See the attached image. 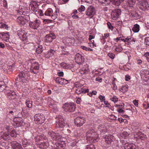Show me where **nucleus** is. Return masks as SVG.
Here are the masks:
<instances>
[{
  "instance_id": "obj_59",
  "label": "nucleus",
  "mask_w": 149,
  "mask_h": 149,
  "mask_svg": "<svg viewBox=\"0 0 149 149\" xmlns=\"http://www.w3.org/2000/svg\"><path fill=\"white\" fill-rule=\"evenodd\" d=\"M23 17L25 19V20L26 21V22H27L30 19V17L28 15H25Z\"/></svg>"
},
{
  "instance_id": "obj_16",
  "label": "nucleus",
  "mask_w": 149,
  "mask_h": 149,
  "mask_svg": "<svg viewBox=\"0 0 149 149\" xmlns=\"http://www.w3.org/2000/svg\"><path fill=\"white\" fill-rule=\"evenodd\" d=\"M136 1V0H127V9H132L134 8L133 6L135 5Z\"/></svg>"
},
{
  "instance_id": "obj_60",
  "label": "nucleus",
  "mask_w": 149,
  "mask_h": 149,
  "mask_svg": "<svg viewBox=\"0 0 149 149\" xmlns=\"http://www.w3.org/2000/svg\"><path fill=\"white\" fill-rule=\"evenodd\" d=\"M99 98L100 99L101 102H104L105 101V97L104 96L100 95Z\"/></svg>"
},
{
  "instance_id": "obj_4",
  "label": "nucleus",
  "mask_w": 149,
  "mask_h": 149,
  "mask_svg": "<svg viewBox=\"0 0 149 149\" xmlns=\"http://www.w3.org/2000/svg\"><path fill=\"white\" fill-rule=\"evenodd\" d=\"M34 118L35 123L38 124H42L45 122V116L42 114H36L35 115Z\"/></svg>"
},
{
  "instance_id": "obj_58",
  "label": "nucleus",
  "mask_w": 149,
  "mask_h": 149,
  "mask_svg": "<svg viewBox=\"0 0 149 149\" xmlns=\"http://www.w3.org/2000/svg\"><path fill=\"white\" fill-rule=\"evenodd\" d=\"M112 84L113 86V89L114 90H116L117 89V86L115 83L114 80L112 81Z\"/></svg>"
},
{
  "instance_id": "obj_57",
  "label": "nucleus",
  "mask_w": 149,
  "mask_h": 149,
  "mask_svg": "<svg viewBox=\"0 0 149 149\" xmlns=\"http://www.w3.org/2000/svg\"><path fill=\"white\" fill-rule=\"evenodd\" d=\"M112 101H113L114 103L118 101V98L116 96H114L111 99Z\"/></svg>"
},
{
  "instance_id": "obj_13",
  "label": "nucleus",
  "mask_w": 149,
  "mask_h": 149,
  "mask_svg": "<svg viewBox=\"0 0 149 149\" xmlns=\"http://www.w3.org/2000/svg\"><path fill=\"white\" fill-rule=\"evenodd\" d=\"M129 14L131 17L134 18L135 19H139L141 16L140 14L136 11L129 10Z\"/></svg>"
},
{
  "instance_id": "obj_45",
  "label": "nucleus",
  "mask_w": 149,
  "mask_h": 149,
  "mask_svg": "<svg viewBox=\"0 0 149 149\" xmlns=\"http://www.w3.org/2000/svg\"><path fill=\"white\" fill-rule=\"evenodd\" d=\"M73 67L74 65L72 64L66 63L65 69H71V68H73Z\"/></svg>"
},
{
  "instance_id": "obj_3",
  "label": "nucleus",
  "mask_w": 149,
  "mask_h": 149,
  "mask_svg": "<svg viewBox=\"0 0 149 149\" xmlns=\"http://www.w3.org/2000/svg\"><path fill=\"white\" fill-rule=\"evenodd\" d=\"M29 72L25 71H22L19 73V77L15 79L16 80L23 82V80L28 79V77L29 76Z\"/></svg>"
},
{
  "instance_id": "obj_21",
  "label": "nucleus",
  "mask_w": 149,
  "mask_h": 149,
  "mask_svg": "<svg viewBox=\"0 0 149 149\" xmlns=\"http://www.w3.org/2000/svg\"><path fill=\"white\" fill-rule=\"evenodd\" d=\"M113 138L112 136L111 135H106L104 137L105 141L107 144H109L112 141V138Z\"/></svg>"
},
{
  "instance_id": "obj_30",
  "label": "nucleus",
  "mask_w": 149,
  "mask_h": 149,
  "mask_svg": "<svg viewBox=\"0 0 149 149\" xmlns=\"http://www.w3.org/2000/svg\"><path fill=\"white\" fill-rule=\"evenodd\" d=\"M102 125H100L98 130L101 132V134H104L105 133L107 132V130L105 128H104L102 127Z\"/></svg>"
},
{
  "instance_id": "obj_5",
  "label": "nucleus",
  "mask_w": 149,
  "mask_h": 149,
  "mask_svg": "<svg viewBox=\"0 0 149 149\" xmlns=\"http://www.w3.org/2000/svg\"><path fill=\"white\" fill-rule=\"evenodd\" d=\"M86 121L85 118L80 116L77 117L74 119V123L77 127H80L83 125L85 123Z\"/></svg>"
},
{
  "instance_id": "obj_8",
  "label": "nucleus",
  "mask_w": 149,
  "mask_h": 149,
  "mask_svg": "<svg viewBox=\"0 0 149 149\" xmlns=\"http://www.w3.org/2000/svg\"><path fill=\"white\" fill-rule=\"evenodd\" d=\"M95 13V10L93 6H88L86 11V15L88 16H92L91 17L92 18Z\"/></svg>"
},
{
  "instance_id": "obj_37",
  "label": "nucleus",
  "mask_w": 149,
  "mask_h": 149,
  "mask_svg": "<svg viewBox=\"0 0 149 149\" xmlns=\"http://www.w3.org/2000/svg\"><path fill=\"white\" fill-rule=\"evenodd\" d=\"M6 86L5 85L4 82L3 81L0 82V92L3 91L5 89Z\"/></svg>"
},
{
  "instance_id": "obj_46",
  "label": "nucleus",
  "mask_w": 149,
  "mask_h": 149,
  "mask_svg": "<svg viewBox=\"0 0 149 149\" xmlns=\"http://www.w3.org/2000/svg\"><path fill=\"white\" fill-rule=\"evenodd\" d=\"M27 107L29 108H31L32 106V102L30 101H28L26 102Z\"/></svg>"
},
{
  "instance_id": "obj_49",
  "label": "nucleus",
  "mask_w": 149,
  "mask_h": 149,
  "mask_svg": "<svg viewBox=\"0 0 149 149\" xmlns=\"http://www.w3.org/2000/svg\"><path fill=\"white\" fill-rule=\"evenodd\" d=\"M90 42L89 43L90 44V46L91 47H96V45L94 43V40H90Z\"/></svg>"
},
{
  "instance_id": "obj_32",
  "label": "nucleus",
  "mask_w": 149,
  "mask_h": 149,
  "mask_svg": "<svg viewBox=\"0 0 149 149\" xmlns=\"http://www.w3.org/2000/svg\"><path fill=\"white\" fill-rule=\"evenodd\" d=\"M24 123H23V120H21L20 121H19L14 122L13 124L16 127H17L22 125Z\"/></svg>"
},
{
  "instance_id": "obj_2",
  "label": "nucleus",
  "mask_w": 149,
  "mask_h": 149,
  "mask_svg": "<svg viewBox=\"0 0 149 149\" xmlns=\"http://www.w3.org/2000/svg\"><path fill=\"white\" fill-rule=\"evenodd\" d=\"M62 108L65 112H72L75 111L76 107L73 103H66L63 104Z\"/></svg>"
},
{
  "instance_id": "obj_28",
  "label": "nucleus",
  "mask_w": 149,
  "mask_h": 149,
  "mask_svg": "<svg viewBox=\"0 0 149 149\" xmlns=\"http://www.w3.org/2000/svg\"><path fill=\"white\" fill-rule=\"evenodd\" d=\"M43 51L42 45H38L36 50V52L38 54H41Z\"/></svg>"
},
{
  "instance_id": "obj_36",
  "label": "nucleus",
  "mask_w": 149,
  "mask_h": 149,
  "mask_svg": "<svg viewBox=\"0 0 149 149\" xmlns=\"http://www.w3.org/2000/svg\"><path fill=\"white\" fill-rule=\"evenodd\" d=\"M61 131H62V133L63 134L66 135H68L71 132V131L70 130L68 129H66L65 128L63 129H62Z\"/></svg>"
},
{
  "instance_id": "obj_10",
  "label": "nucleus",
  "mask_w": 149,
  "mask_h": 149,
  "mask_svg": "<svg viewBox=\"0 0 149 149\" xmlns=\"http://www.w3.org/2000/svg\"><path fill=\"white\" fill-rule=\"evenodd\" d=\"M58 118V120L56 121V127L58 128H64L65 126L64 119L61 116H59Z\"/></svg>"
},
{
  "instance_id": "obj_25",
  "label": "nucleus",
  "mask_w": 149,
  "mask_h": 149,
  "mask_svg": "<svg viewBox=\"0 0 149 149\" xmlns=\"http://www.w3.org/2000/svg\"><path fill=\"white\" fill-rule=\"evenodd\" d=\"M37 147L40 149H45L47 147V146L45 143H39L37 145Z\"/></svg>"
},
{
  "instance_id": "obj_7",
  "label": "nucleus",
  "mask_w": 149,
  "mask_h": 149,
  "mask_svg": "<svg viewBox=\"0 0 149 149\" xmlns=\"http://www.w3.org/2000/svg\"><path fill=\"white\" fill-rule=\"evenodd\" d=\"M56 38V36L53 33H50L49 34H47L44 37L45 42L47 43H50L53 40Z\"/></svg>"
},
{
  "instance_id": "obj_26",
  "label": "nucleus",
  "mask_w": 149,
  "mask_h": 149,
  "mask_svg": "<svg viewBox=\"0 0 149 149\" xmlns=\"http://www.w3.org/2000/svg\"><path fill=\"white\" fill-rule=\"evenodd\" d=\"M140 27L137 24H134L132 28V31L135 33L138 32L139 31Z\"/></svg>"
},
{
  "instance_id": "obj_1",
  "label": "nucleus",
  "mask_w": 149,
  "mask_h": 149,
  "mask_svg": "<svg viewBox=\"0 0 149 149\" xmlns=\"http://www.w3.org/2000/svg\"><path fill=\"white\" fill-rule=\"evenodd\" d=\"M10 144L13 149H29L32 146V142L29 140H24L22 141V145L15 141H12Z\"/></svg>"
},
{
  "instance_id": "obj_34",
  "label": "nucleus",
  "mask_w": 149,
  "mask_h": 149,
  "mask_svg": "<svg viewBox=\"0 0 149 149\" xmlns=\"http://www.w3.org/2000/svg\"><path fill=\"white\" fill-rule=\"evenodd\" d=\"M74 39L70 38L68 37H66L65 38V42L66 43L69 44L70 45L69 43L70 44H72V43H73L74 41Z\"/></svg>"
},
{
  "instance_id": "obj_27",
  "label": "nucleus",
  "mask_w": 149,
  "mask_h": 149,
  "mask_svg": "<svg viewBox=\"0 0 149 149\" xmlns=\"http://www.w3.org/2000/svg\"><path fill=\"white\" fill-rule=\"evenodd\" d=\"M29 26L31 28L34 29H37L39 26L38 24H36L33 22H30L29 24Z\"/></svg>"
},
{
  "instance_id": "obj_19",
  "label": "nucleus",
  "mask_w": 149,
  "mask_h": 149,
  "mask_svg": "<svg viewBox=\"0 0 149 149\" xmlns=\"http://www.w3.org/2000/svg\"><path fill=\"white\" fill-rule=\"evenodd\" d=\"M9 33L8 32L7 33L4 32L0 33V38H3V39H4L5 40L7 41V40L9 39Z\"/></svg>"
},
{
  "instance_id": "obj_15",
  "label": "nucleus",
  "mask_w": 149,
  "mask_h": 149,
  "mask_svg": "<svg viewBox=\"0 0 149 149\" xmlns=\"http://www.w3.org/2000/svg\"><path fill=\"white\" fill-rule=\"evenodd\" d=\"M94 133L92 130H89L86 133V136L88 140H93L94 137Z\"/></svg>"
},
{
  "instance_id": "obj_17",
  "label": "nucleus",
  "mask_w": 149,
  "mask_h": 149,
  "mask_svg": "<svg viewBox=\"0 0 149 149\" xmlns=\"http://www.w3.org/2000/svg\"><path fill=\"white\" fill-rule=\"evenodd\" d=\"M88 92V89H86L84 88V87L77 88L76 90L75 93L78 95L80 94L81 93H85Z\"/></svg>"
},
{
  "instance_id": "obj_12",
  "label": "nucleus",
  "mask_w": 149,
  "mask_h": 149,
  "mask_svg": "<svg viewBox=\"0 0 149 149\" xmlns=\"http://www.w3.org/2000/svg\"><path fill=\"white\" fill-rule=\"evenodd\" d=\"M75 62L79 64H82L84 61V57L81 54L79 53H78L75 55Z\"/></svg>"
},
{
  "instance_id": "obj_47",
  "label": "nucleus",
  "mask_w": 149,
  "mask_h": 149,
  "mask_svg": "<svg viewBox=\"0 0 149 149\" xmlns=\"http://www.w3.org/2000/svg\"><path fill=\"white\" fill-rule=\"evenodd\" d=\"M68 80L62 78L61 82L60 83V84L61 85H65L68 83Z\"/></svg>"
},
{
  "instance_id": "obj_42",
  "label": "nucleus",
  "mask_w": 149,
  "mask_h": 149,
  "mask_svg": "<svg viewBox=\"0 0 149 149\" xmlns=\"http://www.w3.org/2000/svg\"><path fill=\"white\" fill-rule=\"evenodd\" d=\"M121 1L120 0H113V3L115 5L118 6L120 5Z\"/></svg>"
},
{
  "instance_id": "obj_23",
  "label": "nucleus",
  "mask_w": 149,
  "mask_h": 149,
  "mask_svg": "<svg viewBox=\"0 0 149 149\" xmlns=\"http://www.w3.org/2000/svg\"><path fill=\"white\" fill-rule=\"evenodd\" d=\"M8 98L11 99H14L17 96L15 92L14 91H10L8 93Z\"/></svg>"
},
{
  "instance_id": "obj_40",
  "label": "nucleus",
  "mask_w": 149,
  "mask_h": 149,
  "mask_svg": "<svg viewBox=\"0 0 149 149\" xmlns=\"http://www.w3.org/2000/svg\"><path fill=\"white\" fill-rule=\"evenodd\" d=\"M128 86L126 85L124 86H122L121 88L120 91L123 93H124L126 92L128 90Z\"/></svg>"
},
{
  "instance_id": "obj_33",
  "label": "nucleus",
  "mask_w": 149,
  "mask_h": 149,
  "mask_svg": "<svg viewBox=\"0 0 149 149\" xmlns=\"http://www.w3.org/2000/svg\"><path fill=\"white\" fill-rule=\"evenodd\" d=\"M136 137L138 139H140L141 140H143L145 139L146 137V136L145 135H144L142 134H137V136Z\"/></svg>"
},
{
  "instance_id": "obj_54",
  "label": "nucleus",
  "mask_w": 149,
  "mask_h": 149,
  "mask_svg": "<svg viewBox=\"0 0 149 149\" xmlns=\"http://www.w3.org/2000/svg\"><path fill=\"white\" fill-rule=\"evenodd\" d=\"M145 44L148 45V46H149V37H147L146 38L145 40Z\"/></svg>"
},
{
  "instance_id": "obj_39",
  "label": "nucleus",
  "mask_w": 149,
  "mask_h": 149,
  "mask_svg": "<svg viewBox=\"0 0 149 149\" xmlns=\"http://www.w3.org/2000/svg\"><path fill=\"white\" fill-rule=\"evenodd\" d=\"M31 67L33 68V69H34L36 70H37L39 68L38 64L36 62H34L32 64Z\"/></svg>"
},
{
  "instance_id": "obj_31",
  "label": "nucleus",
  "mask_w": 149,
  "mask_h": 149,
  "mask_svg": "<svg viewBox=\"0 0 149 149\" xmlns=\"http://www.w3.org/2000/svg\"><path fill=\"white\" fill-rule=\"evenodd\" d=\"M17 35L21 39L24 38L25 34L24 33V31L22 30H19L17 31Z\"/></svg>"
},
{
  "instance_id": "obj_52",
  "label": "nucleus",
  "mask_w": 149,
  "mask_h": 149,
  "mask_svg": "<svg viewBox=\"0 0 149 149\" xmlns=\"http://www.w3.org/2000/svg\"><path fill=\"white\" fill-rule=\"evenodd\" d=\"M23 120V119L22 118L20 117H16L14 118L13 122L19 121Z\"/></svg>"
},
{
  "instance_id": "obj_20",
  "label": "nucleus",
  "mask_w": 149,
  "mask_h": 149,
  "mask_svg": "<svg viewBox=\"0 0 149 149\" xmlns=\"http://www.w3.org/2000/svg\"><path fill=\"white\" fill-rule=\"evenodd\" d=\"M56 146L58 149H64L66 145L64 141H59L57 143Z\"/></svg>"
},
{
  "instance_id": "obj_62",
  "label": "nucleus",
  "mask_w": 149,
  "mask_h": 149,
  "mask_svg": "<svg viewBox=\"0 0 149 149\" xmlns=\"http://www.w3.org/2000/svg\"><path fill=\"white\" fill-rule=\"evenodd\" d=\"M107 25L109 29H110L111 30H113V26L111 25V24L110 22H108L107 23Z\"/></svg>"
},
{
  "instance_id": "obj_41",
  "label": "nucleus",
  "mask_w": 149,
  "mask_h": 149,
  "mask_svg": "<svg viewBox=\"0 0 149 149\" xmlns=\"http://www.w3.org/2000/svg\"><path fill=\"white\" fill-rule=\"evenodd\" d=\"M9 132L10 133H9L11 137H16L17 136V134L16 131L14 130H12L10 132L9 131Z\"/></svg>"
},
{
  "instance_id": "obj_61",
  "label": "nucleus",
  "mask_w": 149,
  "mask_h": 149,
  "mask_svg": "<svg viewBox=\"0 0 149 149\" xmlns=\"http://www.w3.org/2000/svg\"><path fill=\"white\" fill-rule=\"evenodd\" d=\"M122 50V48L121 47H117L116 48V51L118 52H121Z\"/></svg>"
},
{
  "instance_id": "obj_51",
  "label": "nucleus",
  "mask_w": 149,
  "mask_h": 149,
  "mask_svg": "<svg viewBox=\"0 0 149 149\" xmlns=\"http://www.w3.org/2000/svg\"><path fill=\"white\" fill-rule=\"evenodd\" d=\"M55 52V51L52 49H51L50 51H48V54H49L50 55V56L52 57L54 54Z\"/></svg>"
},
{
  "instance_id": "obj_44",
  "label": "nucleus",
  "mask_w": 149,
  "mask_h": 149,
  "mask_svg": "<svg viewBox=\"0 0 149 149\" xmlns=\"http://www.w3.org/2000/svg\"><path fill=\"white\" fill-rule=\"evenodd\" d=\"M54 80L57 83H58L60 84V83L61 82L62 80V78H61L60 77H58L56 78H55L54 77Z\"/></svg>"
},
{
  "instance_id": "obj_53",
  "label": "nucleus",
  "mask_w": 149,
  "mask_h": 149,
  "mask_svg": "<svg viewBox=\"0 0 149 149\" xmlns=\"http://www.w3.org/2000/svg\"><path fill=\"white\" fill-rule=\"evenodd\" d=\"M85 9V7L83 5H81V7L79 8L78 10L79 12H82L84 11Z\"/></svg>"
},
{
  "instance_id": "obj_64",
  "label": "nucleus",
  "mask_w": 149,
  "mask_h": 149,
  "mask_svg": "<svg viewBox=\"0 0 149 149\" xmlns=\"http://www.w3.org/2000/svg\"><path fill=\"white\" fill-rule=\"evenodd\" d=\"M49 107L54 109H55L56 108V104H49Z\"/></svg>"
},
{
  "instance_id": "obj_50",
  "label": "nucleus",
  "mask_w": 149,
  "mask_h": 149,
  "mask_svg": "<svg viewBox=\"0 0 149 149\" xmlns=\"http://www.w3.org/2000/svg\"><path fill=\"white\" fill-rule=\"evenodd\" d=\"M86 149H95V148L93 145L90 144L86 146Z\"/></svg>"
},
{
  "instance_id": "obj_56",
  "label": "nucleus",
  "mask_w": 149,
  "mask_h": 149,
  "mask_svg": "<svg viewBox=\"0 0 149 149\" xmlns=\"http://www.w3.org/2000/svg\"><path fill=\"white\" fill-rule=\"evenodd\" d=\"M0 146L1 148H3L5 147V146H6V144L4 142L1 141L0 142Z\"/></svg>"
},
{
  "instance_id": "obj_55",
  "label": "nucleus",
  "mask_w": 149,
  "mask_h": 149,
  "mask_svg": "<svg viewBox=\"0 0 149 149\" xmlns=\"http://www.w3.org/2000/svg\"><path fill=\"white\" fill-rule=\"evenodd\" d=\"M144 55L148 61L149 62V52H146L144 54Z\"/></svg>"
},
{
  "instance_id": "obj_9",
  "label": "nucleus",
  "mask_w": 149,
  "mask_h": 149,
  "mask_svg": "<svg viewBox=\"0 0 149 149\" xmlns=\"http://www.w3.org/2000/svg\"><path fill=\"white\" fill-rule=\"evenodd\" d=\"M121 13V10L120 9H116L112 11L111 13V17L113 19L116 20L119 18Z\"/></svg>"
},
{
  "instance_id": "obj_43",
  "label": "nucleus",
  "mask_w": 149,
  "mask_h": 149,
  "mask_svg": "<svg viewBox=\"0 0 149 149\" xmlns=\"http://www.w3.org/2000/svg\"><path fill=\"white\" fill-rule=\"evenodd\" d=\"M83 84H80L79 82H76L74 84V87L77 88H81L83 86Z\"/></svg>"
},
{
  "instance_id": "obj_18",
  "label": "nucleus",
  "mask_w": 149,
  "mask_h": 149,
  "mask_svg": "<svg viewBox=\"0 0 149 149\" xmlns=\"http://www.w3.org/2000/svg\"><path fill=\"white\" fill-rule=\"evenodd\" d=\"M89 71L88 66L87 65H85L79 70V72L81 74H87Z\"/></svg>"
},
{
  "instance_id": "obj_22",
  "label": "nucleus",
  "mask_w": 149,
  "mask_h": 149,
  "mask_svg": "<svg viewBox=\"0 0 149 149\" xmlns=\"http://www.w3.org/2000/svg\"><path fill=\"white\" fill-rule=\"evenodd\" d=\"M17 22L19 24L23 25L27 22L25 20V19L22 16H19L17 18Z\"/></svg>"
},
{
  "instance_id": "obj_35",
  "label": "nucleus",
  "mask_w": 149,
  "mask_h": 149,
  "mask_svg": "<svg viewBox=\"0 0 149 149\" xmlns=\"http://www.w3.org/2000/svg\"><path fill=\"white\" fill-rule=\"evenodd\" d=\"M52 13V10L51 9H49L45 12V15L51 17Z\"/></svg>"
},
{
  "instance_id": "obj_48",
  "label": "nucleus",
  "mask_w": 149,
  "mask_h": 149,
  "mask_svg": "<svg viewBox=\"0 0 149 149\" xmlns=\"http://www.w3.org/2000/svg\"><path fill=\"white\" fill-rule=\"evenodd\" d=\"M31 10L33 12L36 13L38 10V6L35 7L34 5H32L31 7Z\"/></svg>"
},
{
  "instance_id": "obj_24",
  "label": "nucleus",
  "mask_w": 149,
  "mask_h": 149,
  "mask_svg": "<svg viewBox=\"0 0 149 149\" xmlns=\"http://www.w3.org/2000/svg\"><path fill=\"white\" fill-rule=\"evenodd\" d=\"M126 42L130 44H133L135 42V40L132 37H128L126 38Z\"/></svg>"
},
{
  "instance_id": "obj_6",
  "label": "nucleus",
  "mask_w": 149,
  "mask_h": 149,
  "mask_svg": "<svg viewBox=\"0 0 149 149\" xmlns=\"http://www.w3.org/2000/svg\"><path fill=\"white\" fill-rule=\"evenodd\" d=\"M139 7L141 10L146 11L149 10V4L146 0H143L139 2Z\"/></svg>"
},
{
  "instance_id": "obj_29",
  "label": "nucleus",
  "mask_w": 149,
  "mask_h": 149,
  "mask_svg": "<svg viewBox=\"0 0 149 149\" xmlns=\"http://www.w3.org/2000/svg\"><path fill=\"white\" fill-rule=\"evenodd\" d=\"M48 136L52 138V139L55 140V137L56 135V133L53 131H50L48 132Z\"/></svg>"
},
{
  "instance_id": "obj_14",
  "label": "nucleus",
  "mask_w": 149,
  "mask_h": 149,
  "mask_svg": "<svg viewBox=\"0 0 149 149\" xmlns=\"http://www.w3.org/2000/svg\"><path fill=\"white\" fill-rule=\"evenodd\" d=\"M9 134L8 132H1L0 133V139H3L6 141L10 140V138Z\"/></svg>"
},
{
  "instance_id": "obj_38",
  "label": "nucleus",
  "mask_w": 149,
  "mask_h": 149,
  "mask_svg": "<svg viewBox=\"0 0 149 149\" xmlns=\"http://www.w3.org/2000/svg\"><path fill=\"white\" fill-rule=\"evenodd\" d=\"M62 131H61L59 132L58 133H56V135L55 136V140H56V139H59L61 138L62 137Z\"/></svg>"
},
{
  "instance_id": "obj_63",
  "label": "nucleus",
  "mask_w": 149,
  "mask_h": 149,
  "mask_svg": "<svg viewBox=\"0 0 149 149\" xmlns=\"http://www.w3.org/2000/svg\"><path fill=\"white\" fill-rule=\"evenodd\" d=\"M30 70L31 72L35 74L37 73L38 72V71L37 70H36L34 69H33V68H32L31 67L30 68Z\"/></svg>"
},
{
  "instance_id": "obj_11",
  "label": "nucleus",
  "mask_w": 149,
  "mask_h": 149,
  "mask_svg": "<svg viewBox=\"0 0 149 149\" xmlns=\"http://www.w3.org/2000/svg\"><path fill=\"white\" fill-rule=\"evenodd\" d=\"M123 145L125 149H138V147L133 143L124 142Z\"/></svg>"
}]
</instances>
